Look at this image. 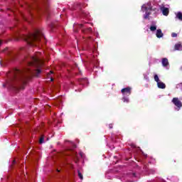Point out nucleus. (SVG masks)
I'll return each instance as SVG.
<instances>
[{"instance_id":"nucleus-24","label":"nucleus","mask_w":182,"mask_h":182,"mask_svg":"<svg viewBox=\"0 0 182 182\" xmlns=\"http://www.w3.org/2000/svg\"><path fill=\"white\" fill-rule=\"evenodd\" d=\"M80 156H81V157H83V154L82 153L80 154Z\"/></svg>"},{"instance_id":"nucleus-18","label":"nucleus","mask_w":182,"mask_h":182,"mask_svg":"<svg viewBox=\"0 0 182 182\" xmlns=\"http://www.w3.org/2000/svg\"><path fill=\"white\" fill-rule=\"evenodd\" d=\"M122 101L124 103H129V98L124 97H122Z\"/></svg>"},{"instance_id":"nucleus-15","label":"nucleus","mask_w":182,"mask_h":182,"mask_svg":"<svg viewBox=\"0 0 182 182\" xmlns=\"http://www.w3.org/2000/svg\"><path fill=\"white\" fill-rule=\"evenodd\" d=\"M154 79L155 82H156V83H158V82H160V79L159 78V75H157V74H155Z\"/></svg>"},{"instance_id":"nucleus-12","label":"nucleus","mask_w":182,"mask_h":182,"mask_svg":"<svg viewBox=\"0 0 182 182\" xmlns=\"http://www.w3.org/2000/svg\"><path fill=\"white\" fill-rule=\"evenodd\" d=\"M176 18L177 19H178L179 21H182V12H181V11H178V12L176 14Z\"/></svg>"},{"instance_id":"nucleus-5","label":"nucleus","mask_w":182,"mask_h":182,"mask_svg":"<svg viewBox=\"0 0 182 182\" xmlns=\"http://www.w3.org/2000/svg\"><path fill=\"white\" fill-rule=\"evenodd\" d=\"M172 103L178 107V109H181L182 107V102L178 100V97H173L172 100Z\"/></svg>"},{"instance_id":"nucleus-28","label":"nucleus","mask_w":182,"mask_h":182,"mask_svg":"<svg viewBox=\"0 0 182 182\" xmlns=\"http://www.w3.org/2000/svg\"><path fill=\"white\" fill-rule=\"evenodd\" d=\"M51 82H53V78H50Z\"/></svg>"},{"instance_id":"nucleus-25","label":"nucleus","mask_w":182,"mask_h":182,"mask_svg":"<svg viewBox=\"0 0 182 182\" xmlns=\"http://www.w3.org/2000/svg\"><path fill=\"white\" fill-rule=\"evenodd\" d=\"M2 45V41H0V46Z\"/></svg>"},{"instance_id":"nucleus-3","label":"nucleus","mask_w":182,"mask_h":182,"mask_svg":"<svg viewBox=\"0 0 182 182\" xmlns=\"http://www.w3.org/2000/svg\"><path fill=\"white\" fill-rule=\"evenodd\" d=\"M141 9L142 11H146V13L144 16V19H150L149 17L150 16V15H151V12L148 11V10L151 11V7H147L146 6V5H143Z\"/></svg>"},{"instance_id":"nucleus-9","label":"nucleus","mask_w":182,"mask_h":182,"mask_svg":"<svg viewBox=\"0 0 182 182\" xmlns=\"http://www.w3.org/2000/svg\"><path fill=\"white\" fill-rule=\"evenodd\" d=\"M157 86L159 89H166V84L161 81L157 82Z\"/></svg>"},{"instance_id":"nucleus-21","label":"nucleus","mask_w":182,"mask_h":182,"mask_svg":"<svg viewBox=\"0 0 182 182\" xmlns=\"http://www.w3.org/2000/svg\"><path fill=\"white\" fill-rule=\"evenodd\" d=\"M113 127V124H109V129H112Z\"/></svg>"},{"instance_id":"nucleus-17","label":"nucleus","mask_w":182,"mask_h":182,"mask_svg":"<svg viewBox=\"0 0 182 182\" xmlns=\"http://www.w3.org/2000/svg\"><path fill=\"white\" fill-rule=\"evenodd\" d=\"M78 173V177L80 178V180H83V175L82 174V173H80V171H77Z\"/></svg>"},{"instance_id":"nucleus-16","label":"nucleus","mask_w":182,"mask_h":182,"mask_svg":"<svg viewBox=\"0 0 182 182\" xmlns=\"http://www.w3.org/2000/svg\"><path fill=\"white\" fill-rule=\"evenodd\" d=\"M79 82H80V83L82 84V83H85V82H87V80L86 78H81V79H80Z\"/></svg>"},{"instance_id":"nucleus-20","label":"nucleus","mask_w":182,"mask_h":182,"mask_svg":"<svg viewBox=\"0 0 182 182\" xmlns=\"http://www.w3.org/2000/svg\"><path fill=\"white\" fill-rule=\"evenodd\" d=\"M171 36H172V38H177V33H171Z\"/></svg>"},{"instance_id":"nucleus-7","label":"nucleus","mask_w":182,"mask_h":182,"mask_svg":"<svg viewBox=\"0 0 182 182\" xmlns=\"http://www.w3.org/2000/svg\"><path fill=\"white\" fill-rule=\"evenodd\" d=\"M82 33H85V35H92V33L93 32V30H92V28H84L82 30Z\"/></svg>"},{"instance_id":"nucleus-8","label":"nucleus","mask_w":182,"mask_h":182,"mask_svg":"<svg viewBox=\"0 0 182 182\" xmlns=\"http://www.w3.org/2000/svg\"><path fill=\"white\" fill-rule=\"evenodd\" d=\"M168 65V59H167L166 58H162V66H164V68H167Z\"/></svg>"},{"instance_id":"nucleus-6","label":"nucleus","mask_w":182,"mask_h":182,"mask_svg":"<svg viewBox=\"0 0 182 182\" xmlns=\"http://www.w3.org/2000/svg\"><path fill=\"white\" fill-rule=\"evenodd\" d=\"M161 11L163 15H164V16H168V14H170V10H168V8L161 7Z\"/></svg>"},{"instance_id":"nucleus-4","label":"nucleus","mask_w":182,"mask_h":182,"mask_svg":"<svg viewBox=\"0 0 182 182\" xmlns=\"http://www.w3.org/2000/svg\"><path fill=\"white\" fill-rule=\"evenodd\" d=\"M121 93H122L124 96H130L132 95V87H127L123 88L121 90Z\"/></svg>"},{"instance_id":"nucleus-1","label":"nucleus","mask_w":182,"mask_h":182,"mask_svg":"<svg viewBox=\"0 0 182 182\" xmlns=\"http://www.w3.org/2000/svg\"><path fill=\"white\" fill-rule=\"evenodd\" d=\"M29 59L30 60L27 61L28 66H33L37 70H32L31 68H27L21 70L15 69L8 82L9 86H11L13 89H18V87L15 86V83H18V82H21V83H23V85H26V82L31 79V76L28 75V73H29V75H35V76L38 77L39 74H41L42 72V70H41V68L43 66V61L39 59V58L36 55L31 56L29 58Z\"/></svg>"},{"instance_id":"nucleus-29","label":"nucleus","mask_w":182,"mask_h":182,"mask_svg":"<svg viewBox=\"0 0 182 182\" xmlns=\"http://www.w3.org/2000/svg\"><path fill=\"white\" fill-rule=\"evenodd\" d=\"M134 177H136V173H133Z\"/></svg>"},{"instance_id":"nucleus-13","label":"nucleus","mask_w":182,"mask_h":182,"mask_svg":"<svg viewBox=\"0 0 182 182\" xmlns=\"http://www.w3.org/2000/svg\"><path fill=\"white\" fill-rule=\"evenodd\" d=\"M169 164L171 166H174V164H176V159H170L169 160Z\"/></svg>"},{"instance_id":"nucleus-30","label":"nucleus","mask_w":182,"mask_h":182,"mask_svg":"<svg viewBox=\"0 0 182 182\" xmlns=\"http://www.w3.org/2000/svg\"><path fill=\"white\" fill-rule=\"evenodd\" d=\"M50 73H51V74L53 73V71H50Z\"/></svg>"},{"instance_id":"nucleus-31","label":"nucleus","mask_w":182,"mask_h":182,"mask_svg":"<svg viewBox=\"0 0 182 182\" xmlns=\"http://www.w3.org/2000/svg\"><path fill=\"white\" fill-rule=\"evenodd\" d=\"M7 55H9V51L7 52Z\"/></svg>"},{"instance_id":"nucleus-26","label":"nucleus","mask_w":182,"mask_h":182,"mask_svg":"<svg viewBox=\"0 0 182 182\" xmlns=\"http://www.w3.org/2000/svg\"><path fill=\"white\" fill-rule=\"evenodd\" d=\"M15 163H16V161L15 160L13 161V164H15Z\"/></svg>"},{"instance_id":"nucleus-10","label":"nucleus","mask_w":182,"mask_h":182,"mask_svg":"<svg viewBox=\"0 0 182 182\" xmlns=\"http://www.w3.org/2000/svg\"><path fill=\"white\" fill-rule=\"evenodd\" d=\"M156 38H163L164 34H163V32L161 31V29H158L156 31Z\"/></svg>"},{"instance_id":"nucleus-14","label":"nucleus","mask_w":182,"mask_h":182,"mask_svg":"<svg viewBox=\"0 0 182 182\" xmlns=\"http://www.w3.org/2000/svg\"><path fill=\"white\" fill-rule=\"evenodd\" d=\"M150 31H151V32H154V31H156L157 30V26H151V27H150Z\"/></svg>"},{"instance_id":"nucleus-19","label":"nucleus","mask_w":182,"mask_h":182,"mask_svg":"<svg viewBox=\"0 0 182 182\" xmlns=\"http://www.w3.org/2000/svg\"><path fill=\"white\" fill-rule=\"evenodd\" d=\"M43 141H45V138L43 137V136H41V137L40 138V140H39L40 144H42L43 143Z\"/></svg>"},{"instance_id":"nucleus-2","label":"nucleus","mask_w":182,"mask_h":182,"mask_svg":"<svg viewBox=\"0 0 182 182\" xmlns=\"http://www.w3.org/2000/svg\"><path fill=\"white\" fill-rule=\"evenodd\" d=\"M43 38V33L39 30H36L34 33L25 36V41L31 46H36L38 42H41V38Z\"/></svg>"},{"instance_id":"nucleus-11","label":"nucleus","mask_w":182,"mask_h":182,"mask_svg":"<svg viewBox=\"0 0 182 182\" xmlns=\"http://www.w3.org/2000/svg\"><path fill=\"white\" fill-rule=\"evenodd\" d=\"M175 50H182V45H181V43H176L175 45Z\"/></svg>"},{"instance_id":"nucleus-23","label":"nucleus","mask_w":182,"mask_h":182,"mask_svg":"<svg viewBox=\"0 0 182 182\" xmlns=\"http://www.w3.org/2000/svg\"><path fill=\"white\" fill-rule=\"evenodd\" d=\"M83 27V24H80V28H82Z\"/></svg>"},{"instance_id":"nucleus-22","label":"nucleus","mask_w":182,"mask_h":182,"mask_svg":"<svg viewBox=\"0 0 182 182\" xmlns=\"http://www.w3.org/2000/svg\"><path fill=\"white\" fill-rule=\"evenodd\" d=\"M7 50H8V48H6L3 50V52H7Z\"/></svg>"},{"instance_id":"nucleus-27","label":"nucleus","mask_w":182,"mask_h":182,"mask_svg":"<svg viewBox=\"0 0 182 182\" xmlns=\"http://www.w3.org/2000/svg\"><path fill=\"white\" fill-rule=\"evenodd\" d=\"M87 39H92V37L90 36V37L87 38Z\"/></svg>"},{"instance_id":"nucleus-32","label":"nucleus","mask_w":182,"mask_h":182,"mask_svg":"<svg viewBox=\"0 0 182 182\" xmlns=\"http://www.w3.org/2000/svg\"><path fill=\"white\" fill-rule=\"evenodd\" d=\"M57 171L59 173L60 171H59L58 169H57Z\"/></svg>"}]
</instances>
